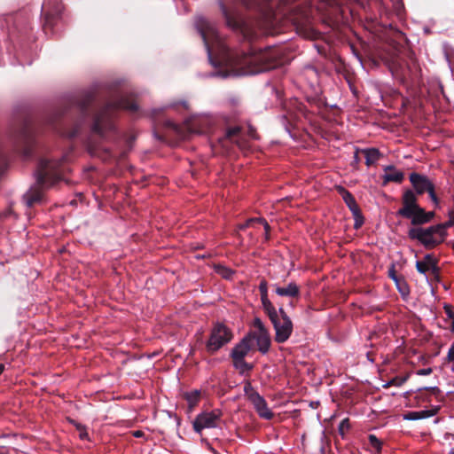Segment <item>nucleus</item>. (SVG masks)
Here are the masks:
<instances>
[{"mask_svg": "<svg viewBox=\"0 0 454 454\" xmlns=\"http://www.w3.org/2000/svg\"><path fill=\"white\" fill-rule=\"evenodd\" d=\"M222 419V411L218 409L203 411L194 419L192 425L195 432L201 433L204 429L215 428L219 426Z\"/></svg>", "mask_w": 454, "mask_h": 454, "instance_id": "0eeeda50", "label": "nucleus"}, {"mask_svg": "<svg viewBox=\"0 0 454 454\" xmlns=\"http://www.w3.org/2000/svg\"><path fill=\"white\" fill-rule=\"evenodd\" d=\"M261 298H262V303L264 304V302L266 301H270V300L268 299V295L267 294H261Z\"/></svg>", "mask_w": 454, "mask_h": 454, "instance_id": "a18cd8bd", "label": "nucleus"}, {"mask_svg": "<svg viewBox=\"0 0 454 454\" xmlns=\"http://www.w3.org/2000/svg\"><path fill=\"white\" fill-rule=\"evenodd\" d=\"M411 211L412 214L410 216L405 217L411 219L412 224H422L428 223V218L426 216V212L419 206Z\"/></svg>", "mask_w": 454, "mask_h": 454, "instance_id": "a211bd4d", "label": "nucleus"}, {"mask_svg": "<svg viewBox=\"0 0 454 454\" xmlns=\"http://www.w3.org/2000/svg\"><path fill=\"white\" fill-rule=\"evenodd\" d=\"M275 329V340L278 343L286 341L293 332V323L283 308L278 309L277 317L270 319Z\"/></svg>", "mask_w": 454, "mask_h": 454, "instance_id": "39448f33", "label": "nucleus"}, {"mask_svg": "<svg viewBox=\"0 0 454 454\" xmlns=\"http://www.w3.org/2000/svg\"><path fill=\"white\" fill-rule=\"evenodd\" d=\"M446 309V314L448 316V318L450 320L453 318L454 313L451 311V309L449 307H445Z\"/></svg>", "mask_w": 454, "mask_h": 454, "instance_id": "a19ab883", "label": "nucleus"}, {"mask_svg": "<svg viewBox=\"0 0 454 454\" xmlns=\"http://www.w3.org/2000/svg\"><path fill=\"white\" fill-rule=\"evenodd\" d=\"M449 454H454V449H451L449 452Z\"/></svg>", "mask_w": 454, "mask_h": 454, "instance_id": "864d4df0", "label": "nucleus"}, {"mask_svg": "<svg viewBox=\"0 0 454 454\" xmlns=\"http://www.w3.org/2000/svg\"><path fill=\"white\" fill-rule=\"evenodd\" d=\"M278 56V50L273 47L264 50L253 47L249 51L241 54L225 53L220 62L224 64L229 70L224 73H217V75L226 78L258 74L274 67Z\"/></svg>", "mask_w": 454, "mask_h": 454, "instance_id": "f257e3e1", "label": "nucleus"}, {"mask_svg": "<svg viewBox=\"0 0 454 454\" xmlns=\"http://www.w3.org/2000/svg\"><path fill=\"white\" fill-rule=\"evenodd\" d=\"M450 328L452 332H454V316L453 318L450 319Z\"/></svg>", "mask_w": 454, "mask_h": 454, "instance_id": "8fccbe9b", "label": "nucleus"}, {"mask_svg": "<svg viewBox=\"0 0 454 454\" xmlns=\"http://www.w3.org/2000/svg\"><path fill=\"white\" fill-rule=\"evenodd\" d=\"M422 389L430 390L434 395H438L441 392V390L437 387H425L419 388V390L420 391Z\"/></svg>", "mask_w": 454, "mask_h": 454, "instance_id": "e433bc0d", "label": "nucleus"}, {"mask_svg": "<svg viewBox=\"0 0 454 454\" xmlns=\"http://www.w3.org/2000/svg\"><path fill=\"white\" fill-rule=\"evenodd\" d=\"M403 207L397 212L402 216H410L412 214L411 210L419 207L416 196L412 191H407L403 193Z\"/></svg>", "mask_w": 454, "mask_h": 454, "instance_id": "9d476101", "label": "nucleus"}, {"mask_svg": "<svg viewBox=\"0 0 454 454\" xmlns=\"http://www.w3.org/2000/svg\"><path fill=\"white\" fill-rule=\"evenodd\" d=\"M254 338L256 340L259 351L262 354H266L270 347V338L268 331L256 333Z\"/></svg>", "mask_w": 454, "mask_h": 454, "instance_id": "4468645a", "label": "nucleus"}, {"mask_svg": "<svg viewBox=\"0 0 454 454\" xmlns=\"http://www.w3.org/2000/svg\"><path fill=\"white\" fill-rule=\"evenodd\" d=\"M251 339L248 337L244 338L239 344H237L232 351L231 357L232 358H245V356L248 354L251 349Z\"/></svg>", "mask_w": 454, "mask_h": 454, "instance_id": "ddd939ff", "label": "nucleus"}, {"mask_svg": "<svg viewBox=\"0 0 454 454\" xmlns=\"http://www.w3.org/2000/svg\"><path fill=\"white\" fill-rule=\"evenodd\" d=\"M195 27L203 39L208 59L210 63L215 66V63L212 59V54L215 46H217L224 51V46L223 45L221 38L218 35L216 26L214 22L208 20L207 19L199 16L196 18Z\"/></svg>", "mask_w": 454, "mask_h": 454, "instance_id": "f03ea898", "label": "nucleus"}, {"mask_svg": "<svg viewBox=\"0 0 454 454\" xmlns=\"http://www.w3.org/2000/svg\"><path fill=\"white\" fill-rule=\"evenodd\" d=\"M24 199L26 200L27 206L31 207L35 202H38L42 199V192L39 187H32L29 191L26 192L24 195Z\"/></svg>", "mask_w": 454, "mask_h": 454, "instance_id": "f3484780", "label": "nucleus"}, {"mask_svg": "<svg viewBox=\"0 0 454 454\" xmlns=\"http://www.w3.org/2000/svg\"><path fill=\"white\" fill-rule=\"evenodd\" d=\"M354 158H355L356 162H357L358 161V152L355 153Z\"/></svg>", "mask_w": 454, "mask_h": 454, "instance_id": "3c124183", "label": "nucleus"}, {"mask_svg": "<svg viewBox=\"0 0 454 454\" xmlns=\"http://www.w3.org/2000/svg\"><path fill=\"white\" fill-rule=\"evenodd\" d=\"M409 237L412 239H418L426 247H434L445 239L442 234V228L437 224L428 228H412L409 231Z\"/></svg>", "mask_w": 454, "mask_h": 454, "instance_id": "7ed1b4c3", "label": "nucleus"}, {"mask_svg": "<svg viewBox=\"0 0 454 454\" xmlns=\"http://www.w3.org/2000/svg\"><path fill=\"white\" fill-rule=\"evenodd\" d=\"M275 293L281 297H296L300 294V288L294 282H290L288 285L285 286H280L278 285H274Z\"/></svg>", "mask_w": 454, "mask_h": 454, "instance_id": "f8f14e48", "label": "nucleus"}, {"mask_svg": "<svg viewBox=\"0 0 454 454\" xmlns=\"http://www.w3.org/2000/svg\"><path fill=\"white\" fill-rule=\"evenodd\" d=\"M452 247H453V248H454V240H453V243H452Z\"/></svg>", "mask_w": 454, "mask_h": 454, "instance_id": "6e6d98bb", "label": "nucleus"}, {"mask_svg": "<svg viewBox=\"0 0 454 454\" xmlns=\"http://www.w3.org/2000/svg\"><path fill=\"white\" fill-rule=\"evenodd\" d=\"M79 436L81 439L85 440L88 438V433L83 429L82 431H80Z\"/></svg>", "mask_w": 454, "mask_h": 454, "instance_id": "79ce46f5", "label": "nucleus"}, {"mask_svg": "<svg viewBox=\"0 0 454 454\" xmlns=\"http://www.w3.org/2000/svg\"><path fill=\"white\" fill-rule=\"evenodd\" d=\"M436 411L432 410L419 411V419L430 418L435 414Z\"/></svg>", "mask_w": 454, "mask_h": 454, "instance_id": "72a5a7b5", "label": "nucleus"}, {"mask_svg": "<svg viewBox=\"0 0 454 454\" xmlns=\"http://www.w3.org/2000/svg\"><path fill=\"white\" fill-rule=\"evenodd\" d=\"M56 166L55 162L51 160H43L40 166V171L37 173L38 185H48L47 179L51 175V170Z\"/></svg>", "mask_w": 454, "mask_h": 454, "instance_id": "9b49d317", "label": "nucleus"}, {"mask_svg": "<svg viewBox=\"0 0 454 454\" xmlns=\"http://www.w3.org/2000/svg\"><path fill=\"white\" fill-rule=\"evenodd\" d=\"M114 127L112 121V115L109 110V107L103 109L95 118L93 124V130L99 134L100 136H104L106 131L108 129H112Z\"/></svg>", "mask_w": 454, "mask_h": 454, "instance_id": "1a4fd4ad", "label": "nucleus"}, {"mask_svg": "<svg viewBox=\"0 0 454 454\" xmlns=\"http://www.w3.org/2000/svg\"><path fill=\"white\" fill-rule=\"evenodd\" d=\"M220 7H221V10H222V12L223 14V16L225 17L226 19V23L229 27H232V28H238L239 27H241V22L239 21V20H232L231 19V17L229 16L228 12H227V10L226 8L224 7V5L223 4H220Z\"/></svg>", "mask_w": 454, "mask_h": 454, "instance_id": "4be33fe9", "label": "nucleus"}, {"mask_svg": "<svg viewBox=\"0 0 454 454\" xmlns=\"http://www.w3.org/2000/svg\"><path fill=\"white\" fill-rule=\"evenodd\" d=\"M74 426L76 427L77 430L80 432V431H82L83 429H85V427L80 424H74Z\"/></svg>", "mask_w": 454, "mask_h": 454, "instance_id": "de8ad7c7", "label": "nucleus"}, {"mask_svg": "<svg viewBox=\"0 0 454 454\" xmlns=\"http://www.w3.org/2000/svg\"><path fill=\"white\" fill-rule=\"evenodd\" d=\"M143 435H144V432H142L140 430L133 432V436L134 437L139 438V437H142Z\"/></svg>", "mask_w": 454, "mask_h": 454, "instance_id": "37998d69", "label": "nucleus"}, {"mask_svg": "<svg viewBox=\"0 0 454 454\" xmlns=\"http://www.w3.org/2000/svg\"><path fill=\"white\" fill-rule=\"evenodd\" d=\"M410 181L417 193L422 194L427 192L431 200L435 203V205L438 204V200L434 193V185L427 176L417 173H411L410 175Z\"/></svg>", "mask_w": 454, "mask_h": 454, "instance_id": "6e6552de", "label": "nucleus"}, {"mask_svg": "<svg viewBox=\"0 0 454 454\" xmlns=\"http://www.w3.org/2000/svg\"><path fill=\"white\" fill-rule=\"evenodd\" d=\"M340 193L342 195L343 200L345 201V203L347 204V206L352 212L353 215L356 217H360L359 207H358L354 197L352 196V194L350 192H348L347 190H345L344 188H340Z\"/></svg>", "mask_w": 454, "mask_h": 454, "instance_id": "2eb2a0df", "label": "nucleus"}, {"mask_svg": "<svg viewBox=\"0 0 454 454\" xmlns=\"http://www.w3.org/2000/svg\"><path fill=\"white\" fill-rule=\"evenodd\" d=\"M422 262H427V264H429V266H431V272L433 274L436 275L438 273V268H437V266L435 264V261L432 255L427 254L424 257V260Z\"/></svg>", "mask_w": 454, "mask_h": 454, "instance_id": "393cba45", "label": "nucleus"}, {"mask_svg": "<svg viewBox=\"0 0 454 454\" xmlns=\"http://www.w3.org/2000/svg\"><path fill=\"white\" fill-rule=\"evenodd\" d=\"M396 287H397V289L399 290V292L401 293V294L403 296H406V295L409 294V287H408V286L406 285L405 282H403H403H400V281L397 282L396 283Z\"/></svg>", "mask_w": 454, "mask_h": 454, "instance_id": "cd10ccee", "label": "nucleus"}, {"mask_svg": "<svg viewBox=\"0 0 454 454\" xmlns=\"http://www.w3.org/2000/svg\"><path fill=\"white\" fill-rule=\"evenodd\" d=\"M245 5H247V7H250L249 4H247V3H245Z\"/></svg>", "mask_w": 454, "mask_h": 454, "instance_id": "5fc2aeb1", "label": "nucleus"}, {"mask_svg": "<svg viewBox=\"0 0 454 454\" xmlns=\"http://www.w3.org/2000/svg\"><path fill=\"white\" fill-rule=\"evenodd\" d=\"M254 326L256 328L257 332L256 333H262V332H265L267 331V329L265 328L262 321L259 318V317H255L254 319Z\"/></svg>", "mask_w": 454, "mask_h": 454, "instance_id": "c756f323", "label": "nucleus"}, {"mask_svg": "<svg viewBox=\"0 0 454 454\" xmlns=\"http://www.w3.org/2000/svg\"><path fill=\"white\" fill-rule=\"evenodd\" d=\"M438 226H441L442 228V234L444 237H446L447 235V232H446V229L454 225V211H451L450 213V219L449 221H447L446 223H441V224H437Z\"/></svg>", "mask_w": 454, "mask_h": 454, "instance_id": "bb28decb", "label": "nucleus"}, {"mask_svg": "<svg viewBox=\"0 0 454 454\" xmlns=\"http://www.w3.org/2000/svg\"><path fill=\"white\" fill-rule=\"evenodd\" d=\"M369 442L374 448H377L378 450L381 449V442L374 434L369 435Z\"/></svg>", "mask_w": 454, "mask_h": 454, "instance_id": "473e14b6", "label": "nucleus"}, {"mask_svg": "<svg viewBox=\"0 0 454 454\" xmlns=\"http://www.w3.org/2000/svg\"><path fill=\"white\" fill-rule=\"evenodd\" d=\"M262 307L270 319L273 318V317H277V315L278 314V309H276V308L273 306L270 301L264 302V304H262Z\"/></svg>", "mask_w": 454, "mask_h": 454, "instance_id": "5701e85b", "label": "nucleus"}, {"mask_svg": "<svg viewBox=\"0 0 454 454\" xmlns=\"http://www.w3.org/2000/svg\"><path fill=\"white\" fill-rule=\"evenodd\" d=\"M262 307L270 319L273 318V317H277V315L278 314V309H276V308L273 306L270 301L264 302V304H262Z\"/></svg>", "mask_w": 454, "mask_h": 454, "instance_id": "b1692460", "label": "nucleus"}, {"mask_svg": "<svg viewBox=\"0 0 454 454\" xmlns=\"http://www.w3.org/2000/svg\"><path fill=\"white\" fill-rule=\"evenodd\" d=\"M432 372V369L431 368H423V369H420L417 372V374L418 375H420V376H426V375H429L431 374Z\"/></svg>", "mask_w": 454, "mask_h": 454, "instance_id": "c9c22d12", "label": "nucleus"}, {"mask_svg": "<svg viewBox=\"0 0 454 454\" xmlns=\"http://www.w3.org/2000/svg\"><path fill=\"white\" fill-rule=\"evenodd\" d=\"M384 179L386 182L400 183L403 181L404 175L402 171L397 170L393 166H387L384 169Z\"/></svg>", "mask_w": 454, "mask_h": 454, "instance_id": "dca6fc26", "label": "nucleus"}, {"mask_svg": "<svg viewBox=\"0 0 454 454\" xmlns=\"http://www.w3.org/2000/svg\"><path fill=\"white\" fill-rule=\"evenodd\" d=\"M259 223L262 224L263 228L265 230L266 238H268V233H269V231H270V225H269V223L264 219H262V218L251 219V220H249L248 223Z\"/></svg>", "mask_w": 454, "mask_h": 454, "instance_id": "c85d7f7f", "label": "nucleus"}, {"mask_svg": "<svg viewBox=\"0 0 454 454\" xmlns=\"http://www.w3.org/2000/svg\"><path fill=\"white\" fill-rule=\"evenodd\" d=\"M434 212H427L426 213V216L428 218V222L434 217Z\"/></svg>", "mask_w": 454, "mask_h": 454, "instance_id": "49530a36", "label": "nucleus"}, {"mask_svg": "<svg viewBox=\"0 0 454 454\" xmlns=\"http://www.w3.org/2000/svg\"><path fill=\"white\" fill-rule=\"evenodd\" d=\"M233 359V365L234 367L239 371L240 373H245L247 372H249L253 365L251 364H248L245 361L244 358H232Z\"/></svg>", "mask_w": 454, "mask_h": 454, "instance_id": "412c9836", "label": "nucleus"}, {"mask_svg": "<svg viewBox=\"0 0 454 454\" xmlns=\"http://www.w3.org/2000/svg\"><path fill=\"white\" fill-rule=\"evenodd\" d=\"M200 397V390H192L184 394V398L187 401L190 409H193L199 403Z\"/></svg>", "mask_w": 454, "mask_h": 454, "instance_id": "aec40b11", "label": "nucleus"}, {"mask_svg": "<svg viewBox=\"0 0 454 454\" xmlns=\"http://www.w3.org/2000/svg\"><path fill=\"white\" fill-rule=\"evenodd\" d=\"M367 165L375 163L380 158V152L376 148H366L362 150Z\"/></svg>", "mask_w": 454, "mask_h": 454, "instance_id": "6ab92c4d", "label": "nucleus"}, {"mask_svg": "<svg viewBox=\"0 0 454 454\" xmlns=\"http://www.w3.org/2000/svg\"><path fill=\"white\" fill-rule=\"evenodd\" d=\"M74 426L76 427L77 430L80 432V431H82L83 429H85V427L80 424H74Z\"/></svg>", "mask_w": 454, "mask_h": 454, "instance_id": "09e8293b", "label": "nucleus"}, {"mask_svg": "<svg viewBox=\"0 0 454 454\" xmlns=\"http://www.w3.org/2000/svg\"><path fill=\"white\" fill-rule=\"evenodd\" d=\"M389 276L391 277V278L395 282V284L397 282H399V280L397 279L396 276L395 275V272L394 270H390L389 271Z\"/></svg>", "mask_w": 454, "mask_h": 454, "instance_id": "c03bdc74", "label": "nucleus"}, {"mask_svg": "<svg viewBox=\"0 0 454 454\" xmlns=\"http://www.w3.org/2000/svg\"><path fill=\"white\" fill-rule=\"evenodd\" d=\"M355 217V227L359 228L363 224V216L360 214V217Z\"/></svg>", "mask_w": 454, "mask_h": 454, "instance_id": "58836bf2", "label": "nucleus"}, {"mask_svg": "<svg viewBox=\"0 0 454 454\" xmlns=\"http://www.w3.org/2000/svg\"><path fill=\"white\" fill-rule=\"evenodd\" d=\"M403 419L410 421L419 420V411L408 412L407 414L403 415Z\"/></svg>", "mask_w": 454, "mask_h": 454, "instance_id": "7c9ffc66", "label": "nucleus"}, {"mask_svg": "<svg viewBox=\"0 0 454 454\" xmlns=\"http://www.w3.org/2000/svg\"><path fill=\"white\" fill-rule=\"evenodd\" d=\"M4 366L0 364V374L4 372Z\"/></svg>", "mask_w": 454, "mask_h": 454, "instance_id": "603ef678", "label": "nucleus"}, {"mask_svg": "<svg viewBox=\"0 0 454 454\" xmlns=\"http://www.w3.org/2000/svg\"><path fill=\"white\" fill-rule=\"evenodd\" d=\"M416 269L419 273L423 275H426L427 271H431V266H429L427 262L422 261H418L416 262Z\"/></svg>", "mask_w": 454, "mask_h": 454, "instance_id": "a878e982", "label": "nucleus"}, {"mask_svg": "<svg viewBox=\"0 0 454 454\" xmlns=\"http://www.w3.org/2000/svg\"><path fill=\"white\" fill-rule=\"evenodd\" d=\"M119 107H121V108H126V109H129V110H137V106L136 104H128V103H125V102H120L119 105H118Z\"/></svg>", "mask_w": 454, "mask_h": 454, "instance_id": "f704fd0d", "label": "nucleus"}, {"mask_svg": "<svg viewBox=\"0 0 454 454\" xmlns=\"http://www.w3.org/2000/svg\"><path fill=\"white\" fill-rule=\"evenodd\" d=\"M259 289L261 292V294H267V283L265 281H262L260 283Z\"/></svg>", "mask_w": 454, "mask_h": 454, "instance_id": "4c0bfd02", "label": "nucleus"}, {"mask_svg": "<svg viewBox=\"0 0 454 454\" xmlns=\"http://www.w3.org/2000/svg\"><path fill=\"white\" fill-rule=\"evenodd\" d=\"M231 338V331L223 324L218 323L212 329L207 348L209 352L214 353L230 342Z\"/></svg>", "mask_w": 454, "mask_h": 454, "instance_id": "423d86ee", "label": "nucleus"}, {"mask_svg": "<svg viewBox=\"0 0 454 454\" xmlns=\"http://www.w3.org/2000/svg\"><path fill=\"white\" fill-rule=\"evenodd\" d=\"M239 132V127H234V128H231V129H228L226 136L231 141L237 143L239 145L238 141L233 140L234 136L237 135Z\"/></svg>", "mask_w": 454, "mask_h": 454, "instance_id": "2f4dec72", "label": "nucleus"}, {"mask_svg": "<svg viewBox=\"0 0 454 454\" xmlns=\"http://www.w3.org/2000/svg\"><path fill=\"white\" fill-rule=\"evenodd\" d=\"M448 359L450 361H454V344L451 345V347L449 349V352H448Z\"/></svg>", "mask_w": 454, "mask_h": 454, "instance_id": "ea45409f", "label": "nucleus"}, {"mask_svg": "<svg viewBox=\"0 0 454 454\" xmlns=\"http://www.w3.org/2000/svg\"><path fill=\"white\" fill-rule=\"evenodd\" d=\"M244 393L260 418L267 420L273 418L274 414L268 407L266 400L253 387L249 381H247L244 385Z\"/></svg>", "mask_w": 454, "mask_h": 454, "instance_id": "20e7f679", "label": "nucleus"}]
</instances>
